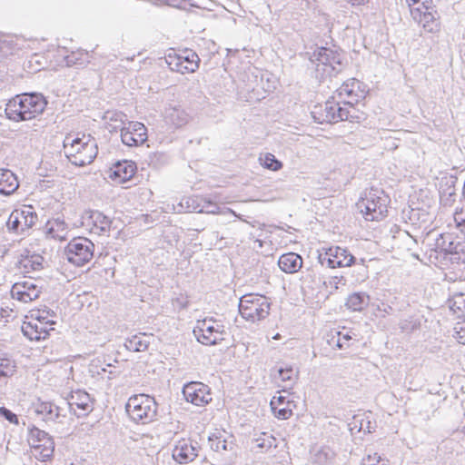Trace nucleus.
<instances>
[{"mask_svg":"<svg viewBox=\"0 0 465 465\" xmlns=\"http://www.w3.org/2000/svg\"><path fill=\"white\" fill-rule=\"evenodd\" d=\"M47 105L45 97L40 93H25L8 101L5 110L8 119L27 121L41 114Z\"/></svg>","mask_w":465,"mask_h":465,"instance_id":"obj_1","label":"nucleus"},{"mask_svg":"<svg viewBox=\"0 0 465 465\" xmlns=\"http://www.w3.org/2000/svg\"><path fill=\"white\" fill-rule=\"evenodd\" d=\"M315 70V77L322 81L337 75L344 67V54L341 50L329 47H316L306 54Z\"/></svg>","mask_w":465,"mask_h":465,"instance_id":"obj_2","label":"nucleus"},{"mask_svg":"<svg viewBox=\"0 0 465 465\" xmlns=\"http://www.w3.org/2000/svg\"><path fill=\"white\" fill-rule=\"evenodd\" d=\"M64 148L66 157L75 166L90 164L98 153L97 143L90 134L74 139L65 137Z\"/></svg>","mask_w":465,"mask_h":465,"instance_id":"obj_3","label":"nucleus"},{"mask_svg":"<svg viewBox=\"0 0 465 465\" xmlns=\"http://www.w3.org/2000/svg\"><path fill=\"white\" fill-rule=\"evenodd\" d=\"M125 411L134 422L148 424L157 420L158 404L150 395L135 394L128 399Z\"/></svg>","mask_w":465,"mask_h":465,"instance_id":"obj_4","label":"nucleus"},{"mask_svg":"<svg viewBox=\"0 0 465 465\" xmlns=\"http://www.w3.org/2000/svg\"><path fill=\"white\" fill-rule=\"evenodd\" d=\"M342 101H335V96L327 100L324 105H316L312 115L316 123H337L339 121L353 122L358 118L354 112L345 106H341Z\"/></svg>","mask_w":465,"mask_h":465,"instance_id":"obj_5","label":"nucleus"},{"mask_svg":"<svg viewBox=\"0 0 465 465\" xmlns=\"http://www.w3.org/2000/svg\"><path fill=\"white\" fill-rule=\"evenodd\" d=\"M271 310V302L265 296L247 293L240 298L239 312L242 318L252 322L265 319Z\"/></svg>","mask_w":465,"mask_h":465,"instance_id":"obj_6","label":"nucleus"},{"mask_svg":"<svg viewBox=\"0 0 465 465\" xmlns=\"http://www.w3.org/2000/svg\"><path fill=\"white\" fill-rule=\"evenodd\" d=\"M366 220L378 221L382 219L387 210V196L382 191L371 188L357 203Z\"/></svg>","mask_w":465,"mask_h":465,"instance_id":"obj_7","label":"nucleus"},{"mask_svg":"<svg viewBox=\"0 0 465 465\" xmlns=\"http://www.w3.org/2000/svg\"><path fill=\"white\" fill-rule=\"evenodd\" d=\"M193 332L200 343L211 346L223 341L225 330L220 321L211 317L197 321Z\"/></svg>","mask_w":465,"mask_h":465,"instance_id":"obj_8","label":"nucleus"},{"mask_svg":"<svg viewBox=\"0 0 465 465\" xmlns=\"http://www.w3.org/2000/svg\"><path fill=\"white\" fill-rule=\"evenodd\" d=\"M94 244L86 237L72 239L64 248L66 260L78 267L88 263L94 257Z\"/></svg>","mask_w":465,"mask_h":465,"instance_id":"obj_9","label":"nucleus"},{"mask_svg":"<svg viewBox=\"0 0 465 465\" xmlns=\"http://www.w3.org/2000/svg\"><path fill=\"white\" fill-rule=\"evenodd\" d=\"M165 62L172 71L182 74L194 73L200 65L201 59L192 49H184L180 53H169Z\"/></svg>","mask_w":465,"mask_h":465,"instance_id":"obj_10","label":"nucleus"},{"mask_svg":"<svg viewBox=\"0 0 465 465\" xmlns=\"http://www.w3.org/2000/svg\"><path fill=\"white\" fill-rule=\"evenodd\" d=\"M28 430V442L31 448L35 450V455L38 453L44 460L51 458L54 451L53 437L35 426H32Z\"/></svg>","mask_w":465,"mask_h":465,"instance_id":"obj_11","label":"nucleus"},{"mask_svg":"<svg viewBox=\"0 0 465 465\" xmlns=\"http://www.w3.org/2000/svg\"><path fill=\"white\" fill-rule=\"evenodd\" d=\"M113 220L97 210L86 211L82 216V224L90 233L109 236Z\"/></svg>","mask_w":465,"mask_h":465,"instance_id":"obj_12","label":"nucleus"},{"mask_svg":"<svg viewBox=\"0 0 465 465\" xmlns=\"http://www.w3.org/2000/svg\"><path fill=\"white\" fill-rule=\"evenodd\" d=\"M355 261V257L344 248L340 246H331L324 253L319 254V262L329 268L351 266Z\"/></svg>","mask_w":465,"mask_h":465,"instance_id":"obj_13","label":"nucleus"},{"mask_svg":"<svg viewBox=\"0 0 465 465\" xmlns=\"http://www.w3.org/2000/svg\"><path fill=\"white\" fill-rule=\"evenodd\" d=\"M183 394L188 402L203 406L212 401L210 388L200 381H190L183 385Z\"/></svg>","mask_w":465,"mask_h":465,"instance_id":"obj_14","label":"nucleus"},{"mask_svg":"<svg viewBox=\"0 0 465 465\" xmlns=\"http://www.w3.org/2000/svg\"><path fill=\"white\" fill-rule=\"evenodd\" d=\"M36 280H25L15 282L11 289V295L14 299L22 302H29L39 298L42 287L36 283Z\"/></svg>","mask_w":465,"mask_h":465,"instance_id":"obj_15","label":"nucleus"},{"mask_svg":"<svg viewBox=\"0 0 465 465\" xmlns=\"http://www.w3.org/2000/svg\"><path fill=\"white\" fill-rule=\"evenodd\" d=\"M70 411L77 417L87 416L94 410V399L84 391H75L68 398Z\"/></svg>","mask_w":465,"mask_h":465,"instance_id":"obj_16","label":"nucleus"},{"mask_svg":"<svg viewBox=\"0 0 465 465\" xmlns=\"http://www.w3.org/2000/svg\"><path fill=\"white\" fill-rule=\"evenodd\" d=\"M122 142L127 146H138L147 140V129L143 124L132 122L121 129Z\"/></svg>","mask_w":465,"mask_h":465,"instance_id":"obj_17","label":"nucleus"},{"mask_svg":"<svg viewBox=\"0 0 465 465\" xmlns=\"http://www.w3.org/2000/svg\"><path fill=\"white\" fill-rule=\"evenodd\" d=\"M411 15L414 20L421 25L423 30L427 33L437 34L440 30V24L437 11L432 9L430 11H419V9H411Z\"/></svg>","mask_w":465,"mask_h":465,"instance_id":"obj_18","label":"nucleus"},{"mask_svg":"<svg viewBox=\"0 0 465 465\" xmlns=\"http://www.w3.org/2000/svg\"><path fill=\"white\" fill-rule=\"evenodd\" d=\"M35 413L46 424H63L64 414L60 412V408L52 402H40L35 407Z\"/></svg>","mask_w":465,"mask_h":465,"instance_id":"obj_19","label":"nucleus"},{"mask_svg":"<svg viewBox=\"0 0 465 465\" xmlns=\"http://www.w3.org/2000/svg\"><path fill=\"white\" fill-rule=\"evenodd\" d=\"M463 250L464 245L456 241L451 233H440L435 240V251L440 253L458 255Z\"/></svg>","mask_w":465,"mask_h":465,"instance_id":"obj_20","label":"nucleus"},{"mask_svg":"<svg viewBox=\"0 0 465 465\" xmlns=\"http://www.w3.org/2000/svg\"><path fill=\"white\" fill-rule=\"evenodd\" d=\"M210 448L218 453L225 454L227 452H234L236 444L233 436L225 437L224 433L216 431L208 437Z\"/></svg>","mask_w":465,"mask_h":465,"instance_id":"obj_21","label":"nucleus"},{"mask_svg":"<svg viewBox=\"0 0 465 465\" xmlns=\"http://www.w3.org/2000/svg\"><path fill=\"white\" fill-rule=\"evenodd\" d=\"M198 456V443L193 444L185 440L178 441L173 451V457L179 463H188L195 460Z\"/></svg>","mask_w":465,"mask_h":465,"instance_id":"obj_22","label":"nucleus"},{"mask_svg":"<svg viewBox=\"0 0 465 465\" xmlns=\"http://www.w3.org/2000/svg\"><path fill=\"white\" fill-rule=\"evenodd\" d=\"M457 177L453 175L444 176L440 181L439 193L440 203L444 206H450L456 199L455 184Z\"/></svg>","mask_w":465,"mask_h":465,"instance_id":"obj_23","label":"nucleus"},{"mask_svg":"<svg viewBox=\"0 0 465 465\" xmlns=\"http://www.w3.org/2000/svg\"><path fill=\"white\" fill-rule=\"evenodd\" d=\"M164 121L168 125L181 128L190 121V115L181 106H168L164 111Z\"/></svg>","mask_w":465,"mask_h":465,"instance_id":"obj_24","label":"nucleus"},{"mask_svg":"<svg viewBox=\"0 0 465 465\" xmlns=\"http://www.w3.org/2000/svg\"><path fill=\"white\" fill-rule=\"evenodd\" d=\"M136 171V164L132 161L117 162L113 169L111 177L118 180L119 183H124L134 175Z\"/></svg>","mask_w":465,"mask_h":465,"instance_id":"obj_25","label":"nucleus"},{"mask_svg":"<svg viewBox=\"0 0 465 465\" xmlns=\"http://www.w3.org/2000/svg\"><path fill=\"white\" fill-rule=\"evenodd\" d=\"M280 269L286 273H294L302 266V258L295 252H288L280 256L278 260Z\"/></svg>","mask_w":465,"mask_h":465,"instance_id":"obj_26","label":"nucleus"},{"mask_svg":"<svg viewBox=\"0 0 465 465\" xmlns=\"http://www.w3.org/2000/svg\"><path fill=\"white\" fill-rule=\"evenodd\" d=\"M19 187L16 175L8 169L0 170V193L10 195Z\"/></svg>","mask_w":465,"mask_h":465,"instance_id":"obj_27","label":"nucleus"},{"mask_svg":"<svg viewBox=\"0 0 465 465\" xmlns=\"http://www.w3.org/2000/svg\"><path fill=\"white\" fill-rule=\"evenodd\" d=\"M16 364L11 354L0 349V382H6L7 379L15 372Z\"/></svg>","mask_w":465,"mask_h":465,"instance_id":"obj_28","label":"nucleus"},{"mask_svg":"<svg viewBox=\"0 0 465 465\" xmlns=\"http://www.w3.org/2000/svg\"><path fill=\"white\" fill-rule=\"evenodd\" d=\"M44 258L37 253H30L27 252L26 255H22L19 260V268L23 270L25 273H30L31 272H37L43 269Z\"/></svg>","mask_w":465,"mask_h":465,"instance_id":"obj_29","label":"nucleus"},{"mask_svg":"<svg viewBox=\"0 0 465 465\" xmlns=\"http://www.w3.org/2000/svg\"><path fill=\"white\" fill-rule=\"evenodd\" d=\"M46 233L48 236L60 241L65 240L67 235V225L61 218H56L46 223Z\"/></svg>","mask_w":465,"mask_h":465,"instance_id":"obj_30","label":"nucleus"},{"mask_svg":"<svg viewBox=\"0 0 465 465\" xmlns=\"http://www.w3.org/2000/svg\"><path fill=\"white\" fill-rule=\"evenodd\" d=\"M151 338L146 333L140 332L126 339L124 346L129 351H144L148 349Z\"/></svg>","mask_w":465,"mask_h":465,"instance_id":"obj_31","label":"nucleus"},{"mask_svg":"<svg viewBox=\"0 0 465 465\" xmlns=\"http://www.w3.org/2000/svg\"><path fill=\"white\" fill-rule=\"evenodd\" d=\"M24 207L21 209L14 210L6 222V226L9 231L17 234H24Z\"/></svg>","mask_w":465,"mask_h":465,"instance_id":"obj_32","label":"nucleus"},{"mask_svg":"<svg viewBox=\"0 0 465 465\" xmlns=\"http://www.w3.org/2000/svg\"><path fill=\"white\" fill-rule=\"evenodd\" d=\"M370 296L364 292H354L351 294L346 302V306L352 310L361 312L369 305Z\"/></svg>","mask_w":465,"mask_h":465,"instance_id":"obj_33","label":"nucleus"},{"mask_svg":"<svg viewBox=\"0 0 465 465\" xmlns=\"http://www.w3.org/2000/svg\"><path fill=\"white\" fill-rule=\"evenodd\" d=\"M22 331L24 335L32 341L45 339L48 334V331L45 328L38 326L36 323L33 324L32 322H25L22 326Z\"/></svg>","mask_w":465,"mask_h":465,"instance_id":"obj_34","label":"nucleus"},{"mask_svg":"<svg viewBox=\"0 0 465 465\" xmlns=\"http://www.w3.org/2000/svg\"><path fill=\"white\" fill-rule=\"evenodd\" d=\"M278 377L282 381L286 382L292 387L299 377V369L293 368L292 365H286L278 369Z\"/></svg>","mask_w":465,"mask_h":465,"instance_id":"obj_35","label":"nucleus"},{"mask_svg":"<svg viewBox=\"0 0 465 465\" xmlns=\"http://www.w3.org/2000/svg\"><path fill=\"white\" fill-rule=\"evenodd\" d=\"M358 84V80L355 78L349 79L344 82L341 87L336 91L339 101H352L353 88Z\"/></svg>","mask_w":465,"mask_h":465,"instance_id":"obj_36","label":"nucleus"},{"mask_svg":"<svg viewBox=\"0 0 465 465\" xmlns=\"http://www.w3.org/2000/svg\"><path fill=\"white\" fill-rule=\"evenodd\" d=\"M105 119L109 120L107 123V128L110 132L116 131L117 129H122L124 126V122L127 120L126 114L122 112H107L105 115Z\"/></svg>","mask_w":465,"mask_h":465,"instance_id":"obj_37","label":"nucleus"},{"mask_svg":"<svg viewBox=\"0 0 465 465\" xmlns=\"http://www.w3.org/2000/svg\"><path fill=\"white\" fill-rule=\"evenodd\" d=\"M203 198L202 197H188L182 200L180 203L181 212L182 210L186 213H203L199 209L203 207Z\"/></svg>","mask_w":465,"mask_h":465,"instance_id":"obj_38","label":"nucleus"},{"mask_svg":"<svg viewBox=\"0 0 465 465\" xmlns=\"http://www.w3.org/2000/svg\"><path fill=\"white\" fill-rule=\"evenodd\" d=\"M24 234L28 232L36 224L38 215L32 205L24 206Z\"/></svg>","mask_w":465,"mask_h":465,"instance_id":"obj_39","label":"nucleus"},{"mask_svg":"<svg viewBox=\"0 0 465 465\" xmlns=\"http://www.w3.org/2000/svg\"><path fill=\"white\" fill-rule=\"evenodd\" d=\"M365 85H363L359 80L358 84L353 88V98L352 101H342V104L346 106H350V110L356 113L354 109V104H357L360 101L363 100L366 96L367 91L365 89Z\"/></svg>","mask_w":465,"mask_h":465,"instance_id":"obj_40","label":"nucleus"},{"mask_svg":"<svg viewBox=\"0 0 465 465\" xmlns=\"http://www.w3.org/2000/svg\"><path fill=\"white\" fill-rule=\"evenodd\" d=\"M351 340V337L348 333L336 331L334 334L331 335L330 339L328 340V342L332 347L343 350L349 347V341Z\"/></svg>","mask_w":465,"mask_h":465,"instance_id":"obj_41","label":"nucleus"},{"mask_svg":"<svg viewBox=\"0 0 465 465\" xmlns=\"http://www.w3.org/2000/svg\"><path fill=\"white\" fill-rule=\"evenodd\" d=\"M292 402L287 401L284 405H276V401H271V407L276 418L287 420L292 415Z\"/></svg>","mask_w":465,"mask_h":465,"instance_id":"obj_42","label":"nucleus"},{"mask_svg":"<svg viewBox=\"0 0 465 465\" xmlns=\"http://www.w3.org/2000/svg\"><path fill=\"white\" fill-rule=\"evenodd\" d=\"M333 459V452L329 448H321L312 456V462L316 465H328Z\"/></svg>","mask_w":465,"mask_h":465,"instance_id":"obj_43","label":"nucleus"},{"mask_svg":"<svg viewBox=\"0 0 465 465\" xmlns=\"http://www.w3.org/2000/svg\"><path fill=\"white\" fill-rule=\"evenodd\" d=\"M450 308L458 317H465V294L455 295L450 302Z\"/></svg>","mask_w":465,"mask_h":465,"instance_id":"obj_44","label":"nucleus"},{"mask_svg":"<svg viewBox=\"0 0 465 465\" xmlns=\"http://www.w3.org/2000/svg\"><path fill=\"white\" fill-rule=\"evenodd\" d=\"M253 442H255L256 448L262 450H268L272 446L276 447V439L266 432H262L258 438L253 439Z\"/></svg>","mask_w":465,"mask_h":465,"instance_id":"obj_45","label":"nucleus"},{"mask_svg":"<svg viewBox=\"0 0 465 465\" xmlns=\"http://www.w3.org/2000/svg\"><path fill=\"white\" fill-rule=\"evenodd\" d=\"M420 326V322L414 316H411L407 319L401 320L399 322V328L401 332L411 333L418 330Z\"/></svg>","mask_w":465,"mask_h":465,"instance_id":"obj_46","label":"nucleus"},{"mask_svg":"<svg viewBox=\"0 0 465 465\" xmlns=\"http://www.w3.org/2000/svg\"><path fill=\"white\" fill-rule=\"evenodd\" d=\"M260 161L262 162V166L272 171H278L282 167V162L276 159V157L271 153H265L263 157L260 158Z\"/></svg>","mask_w":465,"mask_h":465,"instance_id":"obj_47","label":"nucleus"},{"mask_svg":"<svg viewBox=\"0 0 465 465\" xmlns=\"http://www.w3.org/2000/svg\"><path fill=\"white\" fill-rule=\"evenodd\" d=\"M84 54L80 52H72L71 54L65 55L64 57V63L66 66H73L76 64H84Z\"/></svg>","mask_w":465,"mask_h":465,"instance_id":"obj_48","label":"nucleus"},{"mask_svg":"<svg viewBox=\"0 0 465 465\" xmlns=\"http://www.w3.org/2000/svg\"><path fill=\"white\" fill-rule=\"evenodd\" d=\"M0 416L8 420L10 423L15 425L19 423L17 415L4 406L0 407Z\"/></svg>","mask_w":465,"mask_h":465,"instance_id":"obj_49","label":"nucleus"},{"mask_svg":"<svg viewBox=\"0 0 465 465\" xmlns=\"http://www.w3.org/2000/svg\"><path fill=\"white\" fill-rule=\"evenodd\" d=\"M203 213H217L219 210V206L213 203L211 200H207L203 198V207L202 209H199Z\"/></svg>","mask_w":465,"mask_h":465,"instance_id":"obj_50","label":"nucleus"},{"mask_svg":"<svg viewBox=\"0 0 465 465\" xmlns=\"http://www.w3.org/2000/svg\"><path fill=\"white\" fill-rule=\"evenodd\" d=\"M455 338L460 343L465 344V321L455 327Z\"/></svg>","mask_w":465,"mask_h":465,"instance_id":"obj_51","label":"nucleus"},{"mask_svg":"<svg viewBox=\"0 0 465 465\" xmlns=\"http://www.w3.org/2000/svg\"><path fill=\"white\" fill-rule=\"evenodd\" d=\"M454 221L457 227L465 232V211L460 210V212H456L454 213Z\"/></svg>","mask_w":465,"mask_h":465,"instance_id":"obj_52","label":"nucleus"},{"mask_svg":"<svg viewBox=\"0 0 465 465\" xmlns=\"http://www.w3.org/2000/svg\"><path fill=\"white\" fill-rule=\"evenodd\" d=\"M54 316V312L51 310H44L42 312L39 311L38 315L36 316V319L40 322L45 321L46 323L54 324L55 322L53 320H48V316Z\"/></svg>","mask_w":465,"mask_h":465,"instance_id":"obj_53","label":"nucleus"},{"mask_svg":"<svg viewBox=\"0 0 465 465\" xmlns=\"http://www.w3.org/2000/svg\"><path fill=\"white\" fill-rule=\"evenodd\" d=\"M361 465H386L384 462L381 461L380 457H374L368 456L366 459L362 460V462Z\"/></svg>","mask_w":465,"mask_h":465,"instance_id":"obj_54","label":"nucleus"},{"mask_svg":"<svg viewBox=\"0 0 465 465\" xmlns=\"http://www.w3.org/2000/svg\"><path fill=\"white\" fill-rule=\"evenodd\" d=\"M377 310L383 312V314H382L383 317H385L386 315L393 314V312H394L393 308L391 305L386 304L384 302H381V305L378 304Z\"/></svg>","mask_w":465,"mask_h":465,"instance_id":"obj_55","label":"nucleus"},{"mask_svg":"<svg viewBox=\"0 0 465 465\" xmlns=\"http://www.w3.org/2000/svg\"><path fill=\"white\" fill-rule=\"evenodd\" d=\"M411 9H419V11H430L434 9V6L432 5V1H425L422 2L420 5H419L417 7H411Z\"/></svg>","mask_w":465,"mask_h":465,"instance_id":"obj_56","label":"nucleus"},{"mask_svg":"<svg viewBox=\"0 0 465 465\" xmlns=\"http://www.w3.org/2000/svg\"><path fill=\"white\" fill-rule=\"evenodd\" d=\"M349 4L353 6L364 5L369 3V0H346Z\"/></svg>","mask_w":465,"mask_h":465,"instance_id":"obj_57","label":"nucleus"},{"mask_svg":"<svg viewBox=\"0 0 465 465\" xmlns=\"http://www.w3.org/2000/svg\"><path fill=\"white\" fill-rule=\"evenodd\" d=\"M272 400L276 401V405H284L288 401L284 396L273 397Z\"/></svg>","mask_w":465,"mask_h":465,"instance_id":"obj_58","label":"nucleus"},{"mask_svg":"<svg viewBox=\"0 0 465 465\" xmlns=\"http://www.w3.org/2000/svg\"><path fill=\"white\" fill-rule=\"evenodd\" d=\"M409 2V5L411 6L413 5L419 4L418 0H407Z\"/></svg>","mask_w":465,"mask_h":465,"instance_id":"obj_59","label":"nucleus"},{"mask_svg":"<svg viewBox=\"0 0 465 465\" xmlns=\"http://www.w3.org/2000/svg\"><path fill=\"white\" fill-rule=\"evenodd\" d=\"M333 280H334L335 284H337L340 281L339 277H337V276L333 277Z\"/></svg>","mask_w":465,"mask_h":465,"instance_id":"obj_60","label":"nucleus"},{"mask_svg":"<svg viewBox=\"0 0 465 465\" xmlns=\"http://www.w3.org/2000/svg\"><path fill=\"white\" fill-rule=\"evenodd\" d=\"M280 337H281V335H280L279 333H277V334H275V335L273 336V339H274V340H278V339H280Z\"/></svg>","mask_w":465,"mask_h":465,"instance_id":"obj_61","label":"nucleus"},{"mask_svg":"<svg viewBox=\"0 0 465 465\" xmlns=\"http://www.w3.org/2000/svg\"><path fill=\"white\" fill-rule=\"evenodd\" d=\"M109 373H110V374H112V375H114V376H116V375H117V373H116L115 371H109Z\"/></svg>","mask_w":465,"mask_h":465,"instance_id":"obj_62","label":"nucleus"}]
</instances>
